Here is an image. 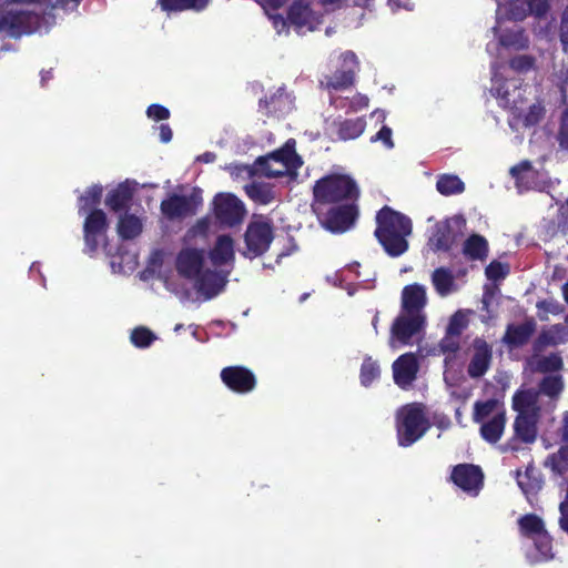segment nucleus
<instances>
[{
    "label": "nucleus",
    "mask_w": 568,
    "mask_h": 568,
    "mask_svg": "<svg viewBox=\"0 0 568 568\" xmlns=\"http://www.w3.org/2000/svg\"><path fill=\"white\" fill-rule=\"evenodd\" d=\"M474 354L467 366V374L471 378L483 377L489 369L493 361V348L481 337L473 341Z\"/></svg>",
    "instance_id": "nucleus-18"
},
{
    "label": "nucleus",
    "mask_w": 568,
    "mask_h": 568,
    "mask_svg": "<svg viewBox=\"0 0 568 568\" xmlns=\"http://www.w3.org/2000/svg\"><path fill=\"white\" fill-rule=\"evenodd\" d=\"M295 146V140L288 139L280 149L258 156L254 162L255 171L268 179L295 173L303 165V160L296 153Z\"/></svg>",
    "instance_id": "nucleus-3"
},
{
    "label": "nucleus",
    "mask_w": 568,
    "mask_h": 568,
    "mask_svg": "<svg viewBox=\"0 0 568 568\" xmlns=\"http://www.w3.org/2000/svg\"><path fill=\"white\" fill-rule=\"evenodd\" d=\"M467 318L460 311H458L450 317L446 332L450 335L460 337L463 331L467 327Z\"/></svg>",
    "instance_id": "nucleus-49"
},
{
    "label": "nucleus",
    "mask_w": 568,
    "mask_h": 568,
    "mask_svg": "<svg viewBox=\"0 0 568 568\" xmlns=\"http://www.w3.org/2000/svg\"><path fill=\"white\" fill-rule=\"evenodd\" d=\"M560 438L562 442L568 443V412L562 415V425L560 428Z\"/></svg>",
    "instance_id": "nucleus-62"
},
{
    "label": "nucleus",
    "mask_w": 568,
    "mask_h": 568,
    "mask_svg": "<svg viewBox=\"0 0 568 568\" xmlns=\"http://www.w3.org/2000/svg\"><path fill=\"white\" fill-rule=\"evenodd\" d=\"M130 339L135 347L146 348L156 339V336L150 328L139 326L131 332Z\"/></svg>",
    "instance_id": "nucleus-45"
},
{
    "label": "nucleus",
    "mask_w": 568,
    "mask_h": 568,
    "mask_svg": "<svg viewBox=\"0 0 568 568\" xmlns=\"http://www.w3.org/2000/svg\"><path fill=\"white\" fill-rule=\"evenodd\" d=\"M333 126L336 128L338 140L348 141L357 139L363 134L366 122L363 118L339 119L333 122Z\"/></svg>",
    "instance_id": "nucleus-29"
},
{
    "label": "nucleus",
    "mask_w": 568,
    "mask_h": 568,
    "mask_svg": "<svg viewBox=\"0 0 568 568\" xmlns=\"http://www.w3.org/2000/svg\"><path fill=\"white\" fill-rule=\"evenodd\" d=\"M564 388L562 378L560 375L545 376L539 383V390L541 394L555 398Z\"/></svg>",
    "instance_id": "nucleus-44"
},
{
    "label": "nucleus",
    "mask_w": 568,
    "mask_h": 568,
    "mask_svg": "<svg viewBox=\"0 0 568 568\" xmlns=\"http://www.w3.org/2000/svg\"><path fill=\"white\" fill-rule=\"evenodd\" d=\"M558 226L562 230V232H566V229H568V199L566 200V203L559 209Z\"/></svg>",
    "instance_id": "nucleus-58"
},
{
    "label": "nucleus",
    "mask_w": 568,
    "mask_h": 568,
    "mask_svg": "<svg viewBox=\"0 0 568 568\" xmlns=\"http://www.w3.org/2000/svg\"><path fill=\"white\" fill-rule=\"evenodd\" d=\"M439 347L444 354L456 353L460 347L459 336L450 335L446 332L445 336L439 342Z\"/></svg>",
    "instance_id": "nucleus-51"
},
{
    "label": "nucleus",
    "mask_w": 568,
    "mask_h": 568,
    "mask_svg": "<svg viewBox=\"0 0 568 568\" xmlns=\"http://www.w3.org/2000/svg\"><path fill=\"white\" fill-rule=\"evenodd\" d=\"M513 409L517 415L538 413L539 408L536 405L534 396L526 390L517 392L513 397Z\"/></svg>",
    "instance_id": "nucleus-40"
},
{
    "label": "nucleus",
    "mask_w": 568,
    "mask_h": 568,
    "mask_svg": "<svg viewBox=\"0 0 568 568\" xmlns=\"http://www.w3.org/2000/svg\"><path fill=\"white\" fill-rule=\"evenodd\" d=\"M419 371V363L414 353H405L393 363V377L395 384L406 389L413 384Z\"/></svg>",
    "instance_id": "nucleus-19"
},
{
    "label": "nucleus",
    "mask_w": 568,
    "mask_h": 568,
    "mask_svg": "<svg viewBox=\"0 0 568 568\" xmlns=\"http://www.w3.org/2000/svg\"><path fill=\"white\" fill-rule=\"evenodd\" d=\"M509 273V266L497 260L491 261L485 270V274L490 281L504 280Z\"/></svg>",
    "instance_id": "nucleus-47"
},
{
    "label": "nucleus",
    "mask_w": 568,
    "mask_h": 568,
    "mask_svg": "<svg viewBox=\"0 0 568 568\" xmlns=\"http://www.w3.org/2000/svg\"><path fill=\"white\" fill-rule=\"evenodd\" d=\"M201 204V190L194 187L190 195L170 194L161 202L160 209L168 220L174 221L195 215Z\"/></svg>",
    "instance_id": "nucleus-8"
},
{
    "label": "nucleus",
    "mask_w": 568,
    "mask_h": 568,
    "mask_svg": "<svg viewBox=\"0 0 568 568\" xmlns=\"http://www.w3.org/2000/svg\"><path fill=\"white\" fill-rule=\"evenodd\" d=\"M194 282L195 290L203 295L205 300H211L219 295L226 284V280L223 275L210 268L203 270L194 278Z\"/></svg>",
    "instance_id": "nucleus-22"
},
{
    "label": "nucleus",
    "mask_w": 568,
    "mask_h": 568,
    "mask_svg": "<svg viewBox=\"0 0 568 568\" xmlns=\"http://www.w3.org/2000/svg\"><path fill=\"white\" fill-rule=\"evenodd\" d=\"M285 93L284 89L280 88L276 92L272 93L270 97H265L260 99L258 108L260 111L270 116L283 110L285 104Z\"/></svg>",
    "instance_id": "nucleus-37"
},
{
    "label": "nucleus",
    "mask_w": 568,
    "mask_h": 568,
    "mask_svg": "<svg viewBox=\"0 0 568 568\" xmlns=\"http://www.w3.org/2000/svg\"><path fill=\"white\" fill-rule=\"evenodd\" d=\"M109 229L106 214L101 209H93L88 212L83 223V237L85 250L89 253L97 252L100 239L103 237Z\"/></svg>",
    "instance_id": "nucleus-13"
},
{
    "label": "nucleus",
    "mask_w": 568,
    "mask_h": 568,
    "mask_svg": "<svg viewBox=\"0 0 568 568\" xmlns=\"http://www.w3.org/2000/svg\"><path fill=\"white\" fill-rule=\"evenodd\" d=\"M211 262L215 266H222L234 261V241L230 235H219L214 246L209 253Z\"/></svg>",
    "instance_id": "nucleus-25"
},
{
    "label": "nucleus",
    "mask_w": 568,
    "mask_h": 568,
    "mask_svg": "<svg viewBox=\"0 0 568 568\" xmlns=\"http://www.w3.org/2000/svg\"><path fill=\"white\" fill-rule=\"evenodd\" d=\"M203 251L194 247L182 248L175 258L178 274L186 280H194L203 271Z\"/></svg>",
    "instance_id": "nucleus-17"
},
{
    "label": "nucleus",
    "mask_w": 568,
    "mask_h": 568,
    "mask_svg": "<svg viewBox=\"0 0 568 568\" xmlns=\"http://www.w3.org/2000/svg\"><path fill=\"white\" fill-rule=\"evenodd\" d=\"M274 240V227L268 220H253L244 233L245 250L242 255L253 260L265 254Z\"/></svg>",
    "instance_id": "nucleus-6"
},
{
    "label": "nucleus",
    "mask_w": 568,
    "mask_h": 568,
    "mask_svg": "<svg viewBox=\"0 0 568 568\" xmlns=\"http://www.w3.org/2000/svg\"><path fill=\"white\" fill-rule=\"evenodd\" d=\"M500 409H506L501 400L497 398H489L487 400H477L474 404L473 420L480 423L488 419L490 415L497 414Z\"/></svg>",
    "instance_id": "nucleus-34"
},
{
    "label": "nucleus",
    "mask_w": 568,
    "mask_h": 568,
    "mask_svg": "<svg viewBox=\"0 0 568 568\" xmlns=\"http://www.w3.org/2000/svg\"><path fill=\"white\" fill-rule=\"evenodd\" d=\"M559 37L562 45L568 48V6L561 13V21L559 28Z\"/></svg>",
    "instance_id": "nucleus-56"
},
{
    "label": "nucleus",
    "mask_w": 568,
    "mask_h": 568,
    "mask_svg": "<svg viewBox=\"0 0 568 568\" xmlns=\"http://www.w3.org/2000/svg\"><path fill=\"white\" fill-rule=\"evenodd\" d=\"M216 159V154L213 153V152H204L203 154H201L199 158H197V161L200 162H203V163H212L214 162Z\"/></svg>",
    "instance_id": "nucleus-63"
},
{
    "label": "nucleus",
    "mask_w": 568,
    "mask_h": 568,
    "mask_svg": "<svg viewBox=\"0 0 568 568\" xmlns=\"http://www.w3.org/2000/svg\"><path fill=\"white\" fill-rule=\"evenodd\" d=\"M247 196L257 204L267 205L274 201L273 189L263 183H252L245 186Z\"/></svg>",
    "instance_id": "nucleus-39"
},
{
    "label": "nucleus",
    "mask_w": 568,
    "mask_h": 568,
    "mask_svg": "<svg viewBox=\"0 0 568 568\" xmlns=\"http://www.w3.org/2000/svg\"><path fill=\"white\" fill-rule=\"evenodd\" d=\"M286 0H263V3L273 10H277L284 6Z\"/></svg>",
    "instance_id": "nucleus-64"
},
{
    "label": "nucleus",
    "mask_w": 568,
    "mask_h": 568,
    "mask_svg": "<svg viewBox=\"0 0 568 568\" xmlns=\"http://www.w3.org/2000/svg\"><path fill=\"white\" fill-rule=\"evenodd\" d=\"M518 524L521 534L526 537L539 536L546 530L542 519L535 514L524 515Z\"/></svg>",
    "instance_id": "nucleus-41"
},
{
    "label": "nucleus",
    "mask_w": 568,
    "mask_h": 568,
    "mask_svg": "<svg viewBox=\"0 0 568 568\" xmlns=\"http://www.w3.org/2000/svg\"><path fill=\"white\" fill-rule=\"evenodd\" d=\"M537 329V323L534 317L526 318L523 323H510L506 326L501 337V343L508 349H518L529 343Z\"/></svg>",
    "instance_id": "nucleus-16"
},
{
    "label": "nucleus",
    "mask_w": 568,
    "mask_h": 568,
    "mask_svg": "<svg viewBox=\"0 0 568 568\" xmlns=\"http://www.w3.org/2000/svg\"><path fill=\"white\" fill-rule=\"evenodd\" d=\"M552 469L562 474L568 469V445L561 446L556 454L549 456Z\"/></svg>",
    "instance_id": "nucleus-48"
},
{
    "label": "nucleus",
    "mask_w": 568,
    "mask_h": 568,
    "mask_svg": "<svg viewBox=\"0 0 568 568\" xmlns=\"http://www.w3.org/2000/svg\"><path fill=\"white\" fill-rule=\"evenodd\" d=\"M466 220L462 215H454L437 222L428 237V245L433 252H448L463 237Z\"/></svg>",
    "instance_id": "nucleus-5"
},
{
    "label": "nucleus",
    "mask_w": 568,
    "mask_h": 568,
    "mask_svg": "<svg viewBox=\"0 0 568 568\" xmlns=\"http://www.w3.org/2000/svg\"><path fill=\"white\" fill-rule=\"evenodd\" d=\"M536 546L542 555H547L551 550V539L546 530L537 536Z\"/></svg>",
    "instance_id": "nucleus-57"
},
{
    "label": "nucleus",
    "mask_w": 568,
    "mask_h": 568,
    "mask_svg": "<svg viewBox=\"0 0 568 568\" xmlns=\"http://www.w3.org/2000/svg\"><path fill=\"white\" fill-rule=\"evenodd\" d=\"M210 2L211 0H156V6L166 16H171L185 11L202 12L209 7Z\"/></svg>",
    "instance_id": "nucleus-26"
},
{
    "label": "nucleus",
    "mask_w": 568,
    "mask_h": 568,
    "mask_svg": "<svg viewBox=\"0 0 568 568\" xmlns=\"http://www.w3.org/2000/svg\"><path fill=\"white\" fill-rule=\"evenodd\" d=\"M430 428L424 405L412 403L403 406L396 417L398 445L409 447L419 440Z\"/></svg>",
    "instance_id": "nucleus-4"
},
{
    "label": "nucleus",
    "mask_w": 568,
    "mask_h": 568,
    "mask_svg": "<svg viewBox=\"0 0 568 568\" xmlns=\"http://www.w3.org/2000/svg\"><path fill=\"white\" fill-rule=\"evenodd\" d=\"M34 14L30 11L9 10L0 14V28L13 38L32 31Z\"/></svg>",
    "instance_id": "nucleus-20"
},
{
    "label": "nucleus",
    "mask_w": 568,
    "mask_h": 568,
    "mask_svg": "<svg viewBox=\"0 0 568 568\" xmlns=\"http://www.w3.org/2000/svg\"><path fill=\"white\" fill-rule=\"evenodd\" d=\"M342 67L326 78V87L333 90H344L354 84L355 73L358 69V59L353 51L341 54Z\"/></svg>",
    "instance_id": "nucleus-15"
},
{
    "label": "nucleus",
    "mask_w": 568,
    "mask_h": 568,
    "mask_svg": "<svg viewBox=\"0 0 568 568\" xmlns=\"http://www.w3.org/2000/svg\"><path fill=\"white\" fill-rule=\"evenodd\" d=\"M432 283L437 294L443 297L457 290L455 276L447 267L435 268L432 273Z\"/></svg>",
    "instance_id": "nucleus-32"
},
{
    "label": "nucleus",
    "mask_w": 568,
    "mask_h": 568,
    "mask_svg": "<svg viewBox=\"0 0 568 568\" xmlns=\"http://www.w3.org/2000/svg\"><path fill=\"white\" fill-rule=\"evenodd\" d=\"M358 197L359 189L354 179L346 174H327L313 185L312 209L320 216L322 205L356 202Z\"/></svg>",
    "instance_id": "nucleus-2"
},
{
    "label": "nucleus",
    "mask_w": 568,
    "mask_h": 568,
    "mask_svg": "<svg viewBox=\"0 0 568 568\" xmlns=\"http://www.w3.org/2000/svg\"><path fill=\"white\" fill-rule=\"evenodd\" d=\"M559 510H560V518H559L560 528L564 531L568 532V505L560 504Z\"/></svg>",
    "instance_id": "nucleus-60"
},
{
    "label": "nucleus",
    "mask_w": 568,
    "mask_h": 568,
    "mask_svg": "<svg viewBox=\"0 0 568 568\" xmlns=\"http://www.w3.org/2000/svg\"><path fill=\"white\" fill-rule=\"evenodd\" d=\"M450 480L469 496H477L484 487V473L474 464H458L453 467Z\"/></svg>",
    "instance_id": "nucleus-10"
},
{
    "label": "nucleus",
    "mask_w": 568,
    "mask_h": 568,
    "mask_svg": "<svg viewBox=\"0 0 568 568\" xmlns=\"http://www.w3.org/2000/svg\"><path fill=\"white\" fill-rule=\"evenodd\" d=\"M213 214L221 227H236L246 215L244 203L232 193H219L213 199Z\"/></svg>",
    "instance_id": "nucleus-7"
},
{
    "label": "nucleus",
    "mask_w": 568,
    "mask_h": 568,
    "mask_svg": "<svg viewBox=\"0 0 568 568\" xmlns=\"http://www.w3.org/2000/svg\"><path fill=\"white\" fill-rule=\"evenodd\" d=\"M159 131L161 142L169 143L172 140L173 132L169 124H161Z\"/></svg>",
    "instance_id": "nucleus-61"
},
{
    "label": "nucleus",
    "mask_w": 568,
    "mask_h": 568,
    "mask_svg": "<svg viewBox=\"0 0 568 568\" xmlns=\"http://www.w3.org/2000/svg\"><path fill=\"white\" fill-rule=\"evenodd\" d=\"M142 221L128 212L120 216L116 225L118 234L124 241L138 237L142 233Z\"/></svg>",
    "instance_id": "nucleus-33"
},
{
    "label": "nucleus",
    "mask_w": 568,
    "mask_h": 568,
    "mask_svg": "<svg viewBox=\"0 0 568 568\" xmlns=\"http://www.w3.org/2000/svg\"><path fill=\"white\" fill-rule=\"evenodd\" d=\"M287 20L296 29L307 28L310 31L321 23L308 0H294L287 10Z\"/></svg>",
    "instance_id": "nucleus-21"
},
{
    "label": "nucleus",
    "mask_w": 568,
    "mask_h": 568,
    "mask_svg": "<svg viewBox=\"0 0 568 568\" xmlns=\"http://www.w3.org/2000/svg\"><path fill=\"white\" fill-rule=\"evenodd\" d=\"M170 110L161 104H151L146 109V115L154 121H163L170 118Z\"/></svg>",
    "instance_id": "nucleus-54"
},
{
    "label": "nucleus",
    "mask_w": 568,
    "mask_h": 568,
    "mask_svg": "<svg viewBox=\"0 0 568 568\" xmlns=\"http://www.w3.org/2000/svg\"><path fill=\"white\" fill-rule=\"evenodd\" d=\"M545 109L540 103H534L529 106L524 118L525 126L537 124L544 118Z\"/></svg>",
    "instance_id": "nucleus-50"
},
{
    "label": "nucleus",
    "mask_w": 568,
    "mask_h": 568,
    "mask_svg": "<svg viewBox=\"0 0 568 568\" xmlns=\"http://www.w3.org/2000/svg\"><path fill=\"white\" fill-rule=\"evenodd\" d=\"M562 331L560 325H554L548 329H542L532 343L534 353H540L548 346L559 344V333Z\"/></svg>",
    "instance_id": "nucleus-38"
},
{
    "label": "nucleus",
    "mask_w": 568,
    "mask_h": 568,
    "mask_svg": "<svg viewBox=\"0 0 568 568\" xmlns=\"http://www.w3.org/2000/svg\"><path fill=\"white\" fill-rule=\"evenodd\" d=\"M222 383L236 394H248L256 387L255 374L242 365H232L222 368L220 373Z\"/></svg>",
    "instance_id": "nucleus-11"
},
{
    "label": "nucleus",
    "mask_w": 568,
    "mask_h": 568,
    "mask_svg": "<svg viewBox=\"0 0 568 568\" xmlns=\"http://www.w3.org/2000/svg\"><path fill=\"white\" fill-rule=\"evenodd\" d=\"M426 305V291L417 283L406 285L402 291L403 313L424 315L423 308Z\"/></svg>",
    "instance_id": "nucleus-23"
},
{
    "label": "nucleus",
    "mask_w": 568,
    "mask_h": 568,
    "mask_svg": "<svg viewBox=\"0 0 568 568\" xmlns=\"http://www.w3.org/2000/svg\"><path fill=\"white\" fill-rule=\"evenodd\" d=\"M506 422V409H500L491 418L480 422L481 438L489 444L498 443L505 432Z\"/></svg>",
    "instance_id": "nucleus-24"
},
{
    "label": "nucleus",
    "mask_w": 568,
    "mask_h": 568,
    "mask_svg": "<svg viewBox=\"0 0 568 568\" xmlns=\"http://www.w3.org/2000/svg\"><path fill=\"white\" fill-rule=\"evenodd\" d=\"M562 366V358L555 353L544 356L537 362V369L541 373L558 372Z\"/></svg>",
    "instance_id": "nucleus-46"
},
{
    "label": "nucleus",
    "mask_w": 568,
    "mask_h": 568,
    "mask_svg": "<svg viewBox=\"0 0 568 568\" xmlns=\"http://www.w3.org/2000/svg\"><path fill=\"white\" fill-rule=\"evenodd\" d=\"M437 191L445 196L460 194L465 190V183L454 174H443L436 182Z\"/></svg>",
    "instance_id": "nucleus-36"
},
{
    "label": "nucleus",
    "mask_w": 568,
    "mask_h": 568,
    "mask_svg": "<svg viewBox=\"0 0 568 568\" xmlns=\"http://www.w3.org/2000/svg\"><path fill=\"white\" fill-rule=\"evenodd\" d=\"M531 170V163L529 161H523L510 169V174L514 179L519 180L521 173Z\"/></svg>",
    "instance_id": "nucleus-59"
},
{
    "label": "nucleus",
    "mask_w": 568,
    "mask_h": 568,
    "mask_svg": "<svg viewBox=\"0 0 568 568\" xmlns=\"http://www.w3.org/2000/svg\"><path fill=\"white\" fill-rule=\"evenodd\" d=\"M558 142L561 149L568 150V116L561 114L560 126L558 131Z\"/></svg>",
    "instance_id": "nucleus-55"
},
{
    "label": "nucleus",
    "mask_w": 568,
    "mask_h": 568,
    "mask_svg": "<svg viewBox=\"0 0 568 568\" xmlns=\"http://www.w3.org/2000/svg\"><path fill=\"white\" fill-rule=\"evenodd\" d=\"M517 484L527 497L535 496L541 490L544 485L541 471L532 464H529L524 476L517 470Z\"/></svg>",
    "instance_id": "nucleus-28"
},
{
    "label": "nucleus",
    "mask_w": 568,
    "mask_h": 568,
    "mask_svg": "<svg viewBox=\"0 0 568 568\" xmlns=\"http://www.w3.org/2000/svg\"><path fill=\"white\" fill-rule=\"evenodd\" d=\"M381 376V368L376 361L372 356H366L362 363L359 379L361 384L365 387H369L373 382L378 379Z\"/></svg>",
    "instance_id": "nucleus-42"
},
{
    "label": "nucleus",
    "mask_w": 568,
    "mask_h": 568,
    "mask_svg": "<svg viewBox=\"0 0 568 568\" xmlns=\"http://www.w3.org/2000/svg\"><path fill=\"white\" fill-rule=\"evenodd\" d=\"M499 42L505 48L526 49L528 47V38L523 29L504 32Z\"/></svg>",
    "instance_id": "nucleus-43"
},
{
    "label": "nucleus",
    "mask_w": 568,
    "mask_h": 568,
    "mask_svg": "<svg viewBox=\"0 0 568 568\" xmlns=\"http://www.w3.org/2000/svg\"><path fill=\"white\" fill-rule=\"evenodd\" d=\"M103 194V187L100 184L91 185L85 192L78 199V212L84 214L90 212L101 203Z\"/></svg>",
    "instance_id": "nucleus-35"
},
{
    "label": "nucleus",
    "mask_w": 568,
    "mask_h": 568,
    "mask_svg": "<svg viewBox=\"0 0 568 568\" xmlns=\"http://www.w3.org/2000/svg\"><path fill=\"white\" fill-rule=\"evenodd\" d=\"M509 67L518 72H525L534 67V59L529 55H518L509 61Z\"/></svg>",
    "instance_id": "nucleus-53"
},
{
    "label": "nucleus",
    "mask_w": 568,
    "mask_h": 568,
    "mask_svg": "<svg viewBox=\"0 0 568 568\" xmlns=\"http://www.w3.org/2000/svg\"><path fill=\"white\" fill-rule=\"evenodd\" d=\"M488 252V241L480 234L469 235L463 244V254L470 261H485Z\"/></svg>",
    "instance_id": "nucleus-31"
},
{
    "label": "nucleus",
    "mask_w": 568,
    "mask_h": 568,
    "mask_svg": "<svg viewBox=\"0 0 568 568\" xmlns=\"http://www.w3.org/2000/svg\"><path fill=\"white\" fill-rule=\"evenodd\" d=\"M538 413L517 415L514 432L523 443L531 444L537 438Z\"/></svg>",
    "instance_id": "nucleus-27"
},
{
    "label": "nucleus",
    "mask_w": 568,
    "mask_h": 568,
    "mask_svg": "<svg viewBox=\"0 0 568 568\" xmlns=\"http://www.w3.org/2000/svg\"><path fill=\"white\" fill-rule=\"evenodd\" d=\"M358 217L356 202H347L329 207L321 219L322 225L333 233H344L349 230Z\"/></svg>",
    "instance_id": "nucleus-9"
},
{
    "label": "nucleus",
    "mask_w": 568,
    "mask_h": 568,
    "mask_svg": "<svg viewBox=\"0 0 568 568\" xmlns=\"http://www.w3.org/2000/svg\"><path fill=\"white\" fill-rule=\"evenodd\" d=\"M133 199V191L124 183L111 190L105 199V205L113 212L126 211Z\"/></svg>",
    "instance_id": "nucleus-30"
},
{
    "label": "nucleus",
    "mask_w": 568,
    "mask_h": 568,
    "mask_svg": "<svg viewBox=\"0 0 568 568\" xmlns=\"http://www.w3.org/2000/svg\"><path fill=\"white\" fill-rule=\"evenodd\" d=\"M550 0H508L505 14L508 20L523 21L528 16L545 18L550 9Z\"/></svg>",
    "instance_id": "nucleus-14"
},
{
    "label": "nucleus",
    "mask_w": 568,
    "mask_h": 568,
    "mask_svg": "<svg viewBox=\"0 0 568 568\" xmlns=\"http://www.w3.org/2000/svg\"><path fill=\"white\" fill-rule=\"evenodd\" d=\"M392 135V129L387 125H383L375 135L371 136V142L375 143L381 141L386 149L390 150L394 148V141Z\"/></svg>",
    "instance_id": "nucleus-52"
},
{
    "label": "nucleus",
    "mask_w": 568,
    "mask_h": 568,
    "mask_svg": "<svg viewBox=\"0 0 568 568\" xmlns=\"http://www.w3.org/2000/svg\"><path fill=\"white\" fill-rule=\"evenodd\" d=\"M425 325V316L403 313L394 320L390 327V339L402 345H408L412 338L419 334Z\"/></svg>",
    "instance_id": "nucleus-12"
},
{
    "label": "nucleus",
    "mask_w": 568,
    "mask_h": 568,
    "mask_svg": "<svg viewBox=\"0 0 568 568\" xmlns=\"http://www.w3.org/2000/svg\"><path fill=\"white\" fill-rule=\"evenodd\" d=\"M375 222L374 235L387 255L398 257L407 252V237L413 232V223L407 215L384 205L376 213Z\"/></svg>",
    "instance_id": "nucleus-1"
}]
</instances>
